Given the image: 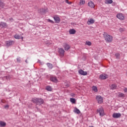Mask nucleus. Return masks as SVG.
I'll list each match as a JSON object with an SVG mask.
<instances>
[{
    "mask_svg": "<svg viewBox=\"0 0 127 127\" xmlns=\"http://www.w3.org/2000/svg\"><path fill=\"white\" fill-rule=\"evenodd\" d=\"M32 102L36 105H43L44 100L42 98H34L32 100Z\"/></svg>",
    "mask_w": 127,
    "mask_h": 127,
    "instance_id": "nucleus-1",
    "label": "nucleus"
},
{
    "mask_svg": "<svg viewBox=\"0 0 127 127\" xmlns=\"http://www.w3.org/2000/svg\"><path fill=\"white\" fill-rule=\"evenodd\" d=\"M103 36L106 41V42H112L113 41V36L108 34L107 32H104Z\"/></svg>",
    "mask_w": 127,
    "mask_h": 127,
    "instance_id": "nucleus-2",
    "label": "nucleus"
},
{
    "mask_svg": "<svg viewBox=\"0 0 127 127\" xmlns=\"http://www.w3.org/2000/svg\"><path fill=\"white\" fill-rule=\"evenodd\" d=\"M108 78H109V75L107 74H102L99 76V79L100 80H106V79H108Z\"/></svg>",
    "mask_w": 127,
    "mask_h": 127,
    "instance_id": "nucleus-3",
    "label": "nucleus"
},
{
    "mask_svg": "<svg viewBox=\"0 0 127 127\" xmlns=\"http://www.w3.org/2000/svg\"><path fill=\"white\" fill-rule=\"evenodd\" d=\"M112 117L114 119H119V118L122 117V114L121 113H114L113 114Z\"/></svg>",
    "mask_w": 127,
    "mask_h": 127,
    "instance_id": "nucleus-4",
    "label": "nucleus"
},
{
    "mask_svg": "<svg viewBox=\"0 0 127 127\" xmlns=\"http://www.w3.org/2000/svg\"><path fill=\"white\" fill-rule=\"evenodd\" d=\"M96 100L98 101V104H102L103 103V97L101 96L97 95L96 96Z\"/></svg>",
    "mask_w": 127,
    "mask_h": 127,
    "instance_id": "nucleus-5",
    "label": "nucleus"
},
{
    "mask_svg": "<svg viewBox=\"0 0 127 127\" xmlns=\"http://www.w3.org/2000/svg\"><path fill=\"white\" fill-rule=\"evenodd\" d=\"M97 113H99L100 116L103 117L104 116V109L103 108H99L96 111Z\"/></svg>",
    "mask_w": 127,
    "mask_h": 127,
    "instance_id": "nucleus-6",
    "label": "nucleus"
},
{
    "mask_svg": "<svg viewBox=\"0 0 127 127\" xmlns=\"http://www.w3.org/2000/svg\"><path fill=\"white\" fill-rule=\"evenodd\" d=\"M38 12L39 13H41V14H45L46 13V9L44 8L39 9Z\"/></svg>",
    "mask_w": 127,
    "mask_h": 127,
    "instance_id": "nucleus-7",
    "label": "nucleus"
},
{
    "mask_svg": "<svg viewBox=\"0 0 127 127\" xmlns=\"http://www.w3.org/2000/svg\"><path fill=\"white\" fill-rule=\"evenodd\" d=\"M78 73L80 74V75H82V76H86V75H87L88 72L87 71H84L83 69H79L78 70Z\"/></svg>",
    "mask_w": 127,
    "mask_h": 127,
    "instance_id": "nucleus-8",
    "label": "nucleus"
},
{
    "mask_svg": "<svg viewBox=\"0 0 127 127\" xmlns=\"http://www.w3.org/2000/svg\"><path fill=\"white\" fill-rule=\"evenodd\" d=\"M50 80L54 83H57V82H58V79H57V77H56V76H51L50 78Z\"/></svg>",
    "mask_w": 127,
    "mask_h": 127,
    "instance_id": "nucleus-9",
    "label": "nucleus"
},
{
    "mask_svg": "<svg viewBox=\"0 0 127 127\" xmlns=\"http://www.w3.org/2000/svg\"><path fill=\"white\" fill-rule=\"evenodd\" d=\"M53 18L54 20H55L56 23H60V21H61V19H60V17L58 16H54Z\"/></svg>",
    "mask_w": 127,
    "mask_h": 127,
    "instance_id": "nucleus-10",
    "label": "nucleus"
},
{
    "mask_svg": "<svg viewBox=\"0 0 127 127\" xmlns=\"http://www.w3.org/2000/svg\"><path fill=\"white\" fill-rule=\"evenodd\" d=\"M117 18H119L121 20H124L125 17L123 15V13H119L117 15Z\"/></svg>",
    "mask_w": 127,
    "mask_h": 127,
    "instance_id": "nucleus-11",
    "label": "nucleus"
},
{
    "mask_svg": "<svg viewBox=\"0 0 127 127\" xmlns=\"http://www.w3.org/2000/svg\"><path fill=\"white\" fill-rule=\"evenodd\" d=\"M58 52L61 56H64V53L65 52L64 49H63V48H60Z\"/></svg>",
    "mask_w": 127,
    "mask_h": 127,
    "instance_id": "nucleus-12",
    "label": "nucleus"
},
{
    "mask_svg": "<svg viewBox=\"0 0 127 127\" xmlns=\"http://www.w3.org/2000/svg\"><path fill=\"white\" fill-rule=\"evenodd\" d=\"M5 44L7 46H11L12 44H14V42L13 41H8L6 42Z\"/></svg>",
    "mask_w": 127,
    "mask_h": 127,
    "instance_id": "nucleus-13",
    "label": "nucleus"
},
{
    "mask_svg": "<svg viewBox=\"0 0 127 127\" xmlns=\"http://www.w3.org/2000/svg\"><path fill=\"white\" fill-rule=\"evenodd\" d=\"M64 50H65V51H68L69 50V49H70V48H71V47L68 44H64Z\"/></svg>",
    "mask_w": 127,
    "mask_h": 127,
    "instance_id": "nucleus-14",
    "label": "nucleus"
},
{
    "mask_svg": "<svg viewBox=\"0 0 127 127\" xmlns=\"http://www.w3.org/2000/svg\"><path fill=\"white\" fill-rule=\"evenodd\" d=\"M0 26H2L3 28H6L8 25L7 24L4 22H1L0 23Z\"/></svg>",
    "mask_w": 127,
    "mask_h": 127,
    "instance_id": "nucleus-15",
    "label": "nucleus"
},
{
    "mask_svg": "<svg viewBox=\"0 0 127 127\" xmlns=\"http://www.w3.org/2000/svg\"><path fill=\"white\" fill-rule=\"evenodd\" d=\"M88 5L92 8L95 7V4H94V2L92 1L88 2Z\"/></svg>",
    "mask_w": 127,
    "mask_h": 127,
    "instance_id": "nucleus-16",
    "label": "nucleus"
},
{
    "mask_svg": "<svg viewBox=\"0 0 127 127\" xmlns=\"http://www.w3.org/2000/svg\"><path fill=\"white\" fill-rule=\"evenodd\" d=\"M93 23H95V20L92 18H90L87 21V24H88V25H90V24H93Z\"/></svg>",
    "mask_w": 127,
    "mask_h": 127,
    "instance_id": "nucleus-17",
    "label": "nucleus"
},
{
    "mask_svg": "<svg viewBox=\"0 0 127 127\" xmlns=\"http://www.w3.org/2000/svg\"><path fill=\"white\" fill-rule=\"evenodd\" d=\"M69 34H75L76 33V30L74 29H70L69 30Z\"/></svg>",
    "mask_w": 127,
    "mask_h": 127,
    "instance_id": "nucleus-18",
    "label": "nucleus"
},
{
    "mask_svg": "<svg viewBox=\"0 0 127 127\" xmlns=\"http://www.w3.org/2000/svg\"><path fill=\"white\" fill-rule=\"evenodd\" d=\"M75 110H74V113H75V114H77V115H79V114H80L81 113V111H80V110L77 108V107H75L74 108Z\"/></svg>",
    "mask_w": 127,
    "mask_h": 127,
    "instance_id": "nucleus-19",
    "label": "nucleus"
},
{
    "mask_svg": "<svg viewBox=\"0 0 127 127\" xmlns=\"http://www.w3.org/2000/svg\"><path fill=\"white\" fill-rule=\"evenodd\" d=\"M4 3L0 0V9L4 7Z\"/></svg>",
    "mask_w": 127,
    "mask_h": 127,
    "instance_id": "nucleus-20",
    "label": "nucleus"
},
{
    "mask_svg": "<svg viewBox=\"0 0 127 127\" xmlns=\"http://www.w3.org/2000/svg\"><path fill=\"white\" fill-rule=\"evenodd\" d=\"M116 59H121V55L119 53H117L115 54Z\"/></svg>",
    "mask_w": 127,
    "mask_h": 127,
    "instance_id": "nucleus-21",
    "label": "nucleus"
},
{
    "mask_svg": "<svg viewBox=\"0 0 127 127\" xmlns=\"http://www.w3.org/2000/svg\"><path fill=\"white\" fill-rule=\"evenodd\" d=\"M0 125L2 127H5V126H6V123H5V122L3 121H0Z\"/></svg>",
    "mask_w": 127,
    "mask_h": 127,
    "instance_id": "nucleus-22",
    "label": "nucleus"
},
{
    "mask_svg": "<svg viewBox=\"0 0 127 127\" xmlns=\"http://www.w3.org/2000/svg\"><path fill=\"white\" fill-rule=\"evenodd\" d=\"M110 88H111V90H115V89H117V85H116V84H112L110 86Z\"/></svg>",
    "mask_w": 127,
    "mask_h": 127,
    "instance_id": "nucleus-23",
    "label": "nucleus"
},
{
    "mask_svg": "<svg viewBox=\"0 0 127 127\" xmlns=\"http://www.w3.org/2000/svg\"><path fill=\"white\" fill-rule=\"evenodd\" d=\"M47 64L48 68H49V69H52V68H53V64H52L49 63H48Z\"/></svg>",
    "mask_w": 127,
    "mask_h": 127,
    "instance_id": "nucleus-24",
    "label": "nucleus"
},
{
    "mask_svg": "<svg viewBox=\"0 0 127 127\" xmlns=\"http://www.w3.org/2000/svg\"><path fill=\"white\" fill-rule=\"evenodd\" d=\"M46 90L47 91H52V87H51V86H47L46 88Z\"/></svg>",
    "mask_w": 127,
    "mask_h": 127,
    "instance_id": "nucleus-25",
    "label": "nucleus"
},
{
    "mask_svg": "<svg viewBox=\"0 0 127 127\" xmlns=\"http://www.w3.org/2000/svg\"><path fill=\"white\" fill-rule=\"evenodd\" d=\"M70 101L72 104H76V99L75 98H70Z\"/></svg>",
    "mask_w": 127,
    "mask_h": 127,
    "instance_id": "nucleus-26",
    "label": "nucleus"
},
{
    "mask_svg": "<svg viewBox=\"0 0 127 127\" xmlns=\"http://www.w3.org/2000/svg\"><path fill=\"white\" fill-rule=\"evenodd\" d=\"M92 91H94V92H98V88L97 86H93L92 87Z\"/></svg>",
    "mask_w": 127,
    "mask_h": 127,
    "instance_id": "nucleus-27",
    "label": "nucleus"
},
{
    "mask_svg": "<svg viewBox=\"0 0 127 127\" xmlns=\"http://www.w3.org/2000/svg\"><path fill=\"white\" fill-rule=\"evenodd\" d=\"M125 94L123 93H119V94L118 95V97H119L120 98H125Z\"/></svg>",
    "mask_w": 127,
    "mask_h": 127,
    "instance_id": "nucleus-28",
    "label": "nucleus"
},
{
    "mask_svg": "<svg viewBox=\"0 0 127 127\" xmlns=\"http://www.w3.org/2000/svg\"><path fill=\"white\" fill-rule=\"evenodd\" d=\"M85 44L88 46H91V45H92V43L90 41H86Z\"/></svg>",
    "mask_w": 127,
    "mask_h": 127,
    "instance_id": "nucleus-29",
    "label": "nucleus"
},
{
    "mask_svg": "<svg viewBox=\"0 0 127 127\" xmlns=\"http://www.w3.org/2000/svg\"><path fill=\"white\" fill-rule=\"evenodd\" d=\"M14 38H15V39H20V36L17 35V34H15L14 36Z\"/></svg>",
    "mask_w": 127,
    "mask_h": 127,
    "instance_id": "nucleus-30",
    "label": "nucleus"
},
{
    "mask_svg": "<svg viewBox=\"0 0 127 127\" xmlns=\"http://www.w3.org/2000/svg\"><path fill=\"white\" fill-rule=\"evenodd\" d=\"M106 3H108V4L113 3V0H106Z\"/></svg>",
    "mask_w": 127,
    "mask_h": 127,
    "instance_id": "nucleus-31",
    "label": "nucleus"
},
{
    "mask_svg": "<svg viewBox=\"0 0 127 127\" xmlns=\"http://www.w3.org/2000/svg\"><path fill=\"white\" fill-rule=\"evenodd\" d=\"M80 4H85V0H80L79 2Z\"/></svg>",
    "mask_w": 127,
    "mask_h": 127,
    "instance_id": "nucleus-32",
    "label": "nucleus"
},
{
    "mask_svg": "<svg viewBox=\"0 0 127 127\" xmlns=\"http://www.w3.org/2000/svg\"><path fill=\"white\" fill-rule=\"evenodd\" d=\"M16 61H17V63H20L21 62V60H20V57L17 58Z\"/></svg>",
    "mask_w": 127,
    "mask_h": 127,
    "instance_id": "nucleus-33",
    "label": "nucleus"
},
{
    "mask_svg": "<svg viewBox=\"0 0 127 127\" xmlns=\"http://www.w3.org/2000/svg\"><path fill=\"white\" fill-rule=\"evenodd\" d=\"M47 21L48 22H50L51 23H54V21H53V20L50 19H47Z\"/></svg>",
    "mask_w": 127,
    "mask_h": 127,
    "instance_id": "nucleus-34",
    "label": "nucleus"
},
{
    "mask_svg": "<svg viewBox=\"0 0 127 127\" xmlns=\"http://www.w3.org/2000/svg\"><path fill=\"white\" fill-rule=\"evenodd\" d=\"M5 79H6L7 80H8V79H10V78H11V77H10V76L9 75H7L4 76Z\"/></svg>",
    "mask_w": 127,
    "mask_h": 127,
    "instance_id": "nucleus-35",
    "label": "nucleus"
},
{
    "mask_svg": "<svg viewBox=\"0 0 127 127\" xmlns=\"http://www.w3.org/2000/svg\"><path fill=\"white\" fill-rule=\"evenodd\" d=\"M119 31H120V32H123V31H125V28H120Z\"/></svg>",
    "mask_w": 127,
    "mask_h": 127,
    "instance_id": "nucleus-36",
    "label": "nucleus"
},
{
    "mask_svg": "<svg viewBox=\"0 0 127 127\" xmlns=\"http://www.w3.org/2000/svg\"><path fill=\"white\" fill-rule=\"evenodd\" d=\"M66 3H68V4H71L72 3L71 2L68 1V0H65Z\"/></svg>",
    "mask_w": 127,
    "mask_h": 127,
    "instance_id": "nucleus-37",
    "label": "nucleus"
},
{
    "mask_svg": "<svg viewBox=\"0 0 127 127\" xmlns=\"http://www.w3.org/2000/svg\"><path fill=\"white\" fill-rule=\"evenodd\" d=\"M9 108V106L8 105H5L4 106V109H8Z\"/></svg>",
    "mask_w": 127,
    "mask_h": 127,
    "instance_id": "nucleus-38",
    "label": "nucleus"
},
{
    "mask_svg": "<svg viewBox=\"0 0 127 127\" xmlns=\"http://www.w3.org/2000/svg\"><path fill=\"white\" fill-rule=\"evenodd\" d=\"M71 97L74 98V97H75V96H76V94H75L74 93H71Z\"/></svg>",
    "mask_w": 127,
    "mask_h": 127,
    "instance_id": "nucleus-39",
    "label": "nucleus"
},
{
    "mask_svg": "<svg viewBox=\"0 0 127 127\" xmlns=\"http://www.w3.org/2000/svg\"><path fill=\"white\" fill-rule=\"evenodd\" d=\"M124 92H125V93H127V88H125L124 89Z\"/></svg>",
    "mask_w": 127,
    "mask_h": 127,
    "instance_id": "nucleus-40",
    "label": "nucleus"
},
{
    "mask_svg": "<svg viewBox=\"0 0 127 127\" xmlns=\"http://www.w3.org/2000/svg\"><path fill=\"white\" fill-rule=\"evenodd\" d=\"M36 109H37V110L38 112H39V111H40V109L39 108H38V107H36Z\"/></svg>",
    "mask_w": 127,
    "mask_h": 127,
    "instance_id": "nucleus-41",
    "label": "nucleus"
},
{
    "mask_svg": "<svg viewBox=\"0 0 127 127\" xmlns=\"http://www.w3.org/2000/svg\"><path fill=\"white\" fill-rule=\"evenodd\" d=\"M9 20H13V18L12 17L10 18Z\"/></svg>",
    "mask_w": 127,
    "mask_h": 127,
    "instance_id": "nucleus-42",
    "label": "nucleus"
},
{
    "mask_svg": "<svg viewBox=\"0 0 127 127\" xmlns=\"http://www.w3.org/2000/svg\"><path fill=\"white\" fill-rule=\"evenodd\" d=\"M20 39H22V40H23V37H20Z\"/></svg>",
    "mask_w": 127,
    "mask_h": 127,
    "instance_id": "nucleus-43",
    "label": "nucleus"
},
{
    "mask_svg": "<svg viewBox=\"0 0 127 127\" xmlns=\"http://www.w3.org/2000/svg\"><path fill=\"white\" fill-rule=\"evenodd\" d=\"M38 62L40 63V60H38Z\"/></svg>",
    "mask_w": 127,
    "mask_h": 127,
    "instance_id": "nucleus-44",
    "label": "nucleus"
},
{
    "mask_svg": "<svg viewBox=\"0 0 127 127\" xmlns=\"http://www.w3.org/2000/svg\"><path fill=\"white\" fill-rule=\"evenodd\" d=\"M25 63H27V60H26V61H25Z\"/></svg>",
    "mask_w": 127,
    "mask_h": 127,
    "instance_id": "nucleus-45",
    "label": "nucleus"
},
{
    "mask_svg": "<svg viewBox=\"0 0 127 127\" xmlns=\"http://www.w3.org/2000/svg\"><path fill=\"white\" fill-rule=\"evenodd\" d=\"M1 103H4V102H3V101L1 100Z\"/></svg>",
    "mask_w": 127,
    "mask_h": 127,
    "instance_id": "nucleus-46",
    "label": "nucleus"
},
{
    "mask_svg": "<svg viewBox=\"0 0 127 127\" xmlns=\"http://www.w3.org/2000/svg\"><path fill=\"white\" fill-rule=\"evenodd\" d=\"M126 76H127V72H126Z\"/></svg>",
    "mask_w": 127,
    "mask_h": 127,
    "instance_id": "nucleus-47",
    "label": "nucleus"
},
{
    "mask_svg": "<svg viewBox=\"0 0 127 127\" xmlns=\"http://www.w3.org/2000/svg\"><path fill=\"white\" fill-rule=\"evenodd\" d=\"M94 127V126H90V127Z\"/></svg>",
    "mask_w": 127,
    "mask_h": 127,
    "instance_id": "nucleus-48",
    "label": "nucleus"
},
{
    "mask_svg": "<svg viewBox=\"0 0 127 127\" xmlns=\"http://www.w3.org/2000/svg\"><path fill=\"white\" fill-rule=\"evenodd\" d=\"M0 127H2L0 125Z\"/></svg>",
    "mask_w": 127,
    "mask_h": 127,
    "instance_id": "nucleus-49",
    "label": "nucleus"
}]
</instances>
